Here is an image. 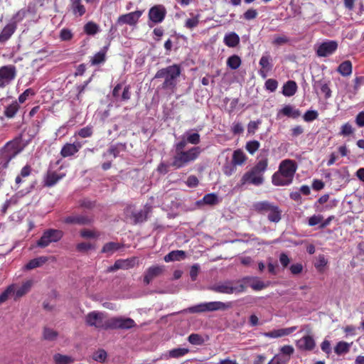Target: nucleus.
I'll list each match as a JSON object with an SVG mask.
<instances>
[{
  "label": "nucleus",
  "mask_w": 364,
  "mask_h": 364,
  "mask_svg": "<svg viewBox=\"0 0 364 364\" xmlns=\"http://www.w3.org/2000/svg\"><path fill=\"white\" fill-rule=\"evenodd\" d=\"M296 170L297 164L294 160H283L279 164V170L272 175V183L277 186L289 185L293 181Z\"/></svg>",
  "instance_id": "f257e3e1"
},
{
  "label": "nucleus",
  "mask_w": 364,
  "mask_h": 364,
  "mask_svg": "<svg viewBox=\"0 0 364 364\" xmlns=\"http://www.w3.org/2000/svg\"><path fill=\"white\" fill-rule=\"evenodd\" d=\"M22 134H19L6 142L0 150V164L4 168L8 167L9 162L24 149Z\"/></svg>",
  "instance_id": "f03ea898"
},
{
  "label": "nucleus",
  "mask_w": 364,
  "mask_h": 364,
  "mask_svg": "<svg viewBox=\"0 0 364 364\" xmlns=\"http://www.w3.org/2000/svg\"><path fill=\"white\" fill-rule=\"evenodd\" d=\"M181 74V67L178 64H173L159 70L154 78H164V81L161 84V89L170 90L173 92L177 86V80Z\"/></svg>",
  "instance_id": "7ed1b4c3"
},
{
  "label": "nucleus",
  "mask_w": 364,
  "mask_h": 364,
  "mask_svg": "<svg viewBox=\"0 0 364 364\" xmlns=\"http://www.w3.org/2000/svg\"><path fill=\"white\" fill-rule=\"evenodd\" d=\"M200 146H194L186 151H175L170 165L175 169H180L195 161L202 153Z\"/></svg>",
  "instance_id": "20e7f679"
},
{
  "label": "nucleus",
  "mask_w": 364,
  "mask_h": 364,
  "mask_svg": "<svg viewBox=\"0 0 364 364\" xmlns=\"http://www.w3.org/2000/svg\"><path fill=\"white\" fill-rule=\"evenodd\" d=\"M231 302L223 301H209L200 303L192 306L182 311V312H188L191 314H200L205 312L225 311L232 308Z\"/></svg>",
  "instance_id": "39448f33"
},
{
  "label": "nucleus",
  "mask_w": 364,
  "mask_h": 364,
  "mask_svg": "<svg viewBox=\"0 0 364 364\" xmlns=\"http://www.w3.org/2000/svg\"><path fill=\"white\" fill-rule=\"evenodd\" d=\"M211 291L225 294H240L244 292V287L238 280H225L215 283L209 287Z\"/></svg>",
  "instance_id": "423d86ee"
},
{
  "label": "nucleus",
  "mask_w": 364,
  "mask_h": 364,
  "mask_svg": "<svg viewBox=\"0 0 364 364\" xmlns=\"http://www.w3.org/2000/svg\"><path fill=\"white\" fill-rule=\"evenodd\" d=\"M106 314L101 311H92L89 312L85 317L86 325L95 327L97 329L109 330V318H107Z\"/></svg>",
  "instance_id": "0eeeda50"
},
{
  "label": "nucleus",
  "mask_w": 364,
  "mask_h": 364,
  "mask_svg": "<svg viewBox=\"0 0 364 364\" xmlns=\"http://www.w3.org/2000/svg\"><path fill=\"white\" fill-rule=\"evenodd\" d=\"M151 212V206L146 205L143 209L135 210L134 206L128 205L124 210V214L127 219H130L134 224L142 223L147 220L149 214Z\"/></svg>",
  "instance_id": "6e6552de"
},
{
  "label": "nucleus",
  "mask_w": 364,
  "mask_h": 364,
  "mask_svg": "<svg viewBox=\"0 0 364 364\" xmlns=\"http://www.w3.org/2000/svg\"><path fill=\"white\" fill-rule=\"evenodd\" d=\"M136 326L135 321L131 318L117 316L109 318V329L129 330Z\"/></svg>",
  "instance_id": "1a4fd4ad"
},
{
  "label": "nucleus",
  "mask_w": 364,
  "mask_h": 364,
  "mask_svg": "<svg viewBox=\"0 0 364 364\" xmlns=\"http://www.w3.org/2000/svg\"><path fill=\"white\" fill-rule=\"evenodd\" d=\"M63 235V232L59 229H48L38 240L37 245L41 247H47L50 243L60 240Z\"/></svg>",
  "instance_id": "9d476101"
},
{
  "label": "nucleus",
  "mask_w": 364,
  "mask_h": 364,
  "mask_svg": "<svg viewBox=\"0 0 364 364\" xmlns=\"http://www.w3.org/2000/svg\"><path fill=\"white\" fill-rule=\"evenodd\" d=\"M16 68L14 65H4L0 68V88L11 83L16 78Z\"/></svg>",
  "instance_id": "9b49d317"
},
{
  "label": "nucleus",
  "mask_w": 364,
  "mask_h": 364,
  "mask_svg": "<svg viewBox=\"0 0 364 364\" xmlns=\"http://www.w3.org/2000/svg\"><path fill=\"white\" fill-rule=\"evenodd\" d=\"M240 283L244 287V292L246 291L248 286L255 291H260L268 286V283H264L257 277H245L240 279Z\"/></svg>",
  "instance_id": "f8f14e48"
},
{
  "label": "nucleus",
  "mask_w": 364,
  "mask_h": 364,
  "mask_svg": "<svg viewBox=\"0 0 364 364\" xmlns=\"http://www.w3.org/2000/svg\"><path fill=\"white\" fill-rule=\"evenodd\" d=\"M264 182L263 176H259L252 169L247 171L242 177L240 180L241 186L245 184H252L255 186H260Z\"/></svg>",
  "instance_id": "ddd939ff"
},
{
  "label": "nucleus",
  "mask_w": 364,
  "mask_h": 364,
  "mask_svg": "<svg viewBox=\"0 0 364 364\" xmlns=\"http://www.w3.org/2000/svg\"><path fill=\"white\" fill-rule=\"evenodd\" d=\"M338 48V43L334 41H328L322 43L316 50V54L319 57H327L332 55Z\"/></svg>",
  "instance_id": "4468645a"
},
{
  "label": "nucleus",
  "mask_w": 364,
  "mask_h": 364,
  "mask_svg": "<svg viewBox=\"0 0 364 364\" xmlns=\"http://www.w3.org/2000/svg\"><path fill=\"white\" fill-rule=\"evenodd\" d=\"M166 10L162 5H156L151 7L149 11V19L155 23L162 22L166 16Z\"/></svg>",
  "instance_id": "2eb2a0df"
},
{
  "label": "nucleus",
  "mask_w": 364,
  "mask_h": 364,
  "mask_svg": "<svg viewBox=\"0 0 364 364\" xmlns=\"http://www.w3.org/2000/svg\"><path fill=\"white\" fill-rule=\"evenodd\" d=\"M92 219L90 217L83 215H74L64 218V223L73 225H89Z\"/></svg>",
  "instance_id": "dca6fc26"
},
{
  "label": "nucleus",
  "mask_w": 364,
  "mask_h": 364,
  "mask_svg": "<svg viewBox=\"0 0 364 364\" xmlns=\"http://www.w3.org/2000/svg\"><path fill=\"white\" fill-rule=\"evenodd\" d=\"M164 271V266L154 265L149 267L144 273V282L148 285L156 277L161 275Z\"/></svg>",
  "instance_id": "f3484780"
},
{
  "label": "nucleus",
  "mask_w": 364,
  "mask_h": 364,
  "mask_svg": "<svg viewBox=\"0 0 364 364\" xmlns=\"http://www.w3.org/2000/svg\"><path fill=\"white\" fill-rule=\"evenodd\" d=\"M141 14V11H136L128 13L127 14L121 15L117 19V23L119 24H127L129 26H134L138 22Z\"/></svg>",
  "instance_id": "a211bd4d"
},
{
  "label": "nucleus",
  "mask_w": 364,
  "mask_h": 364,
  "mask_svg": "<svg viewBox=\"0 0 364 364\" xmlns=\"http://www.w3.org/2000/svg\"><path fill=\"white\" fill-rule=\"evenodd\" d=\"M81 147L82 144L80 142L66 143L60 150V155L63 158L73 156L79 151Z\"/></svg>",
  "instance_id": "6ab92c4d"
},
{
  "label": "nucleus",
  "mask_w": 364,
  "mask_h": 364,
  "mask_svg": "<svg viewBox=\"0 0 364 364\" xmlns=\"http://www.w3.org/2000/svg\"><path fill=\"white\" fill-rule=\"evenodd\" d=\"M296 346L302 350H312L316 346V342L311 336H304L296 341Z\"/></svg>",
  "instance_id": "aec40b11"
},
{
  "label": "nucleus",
  "mask_w": 364,
  "mask_h": 364,
  "mask_svg": "<svg viewBox=\"0 0 364 364\" xmlns=\"http://www.w3.org/2000/svg\"><path fill=\"white\" fill-rule=\"evenodd\" d=\"M64 174H58L55 171H48L43 177V186L44 187H52L64 177Z\"/></svg>",
  "instance_id": "412c9836"
},
{
  "label": "nucleus",
  "mask_w": 364,
  "mask_h": 364,
  "mask_svg": "<svg viewBox=\"0 0 364 364\" xmlns=\"http://www.w3.org/2000/svg\"><path fill=\"white\" fill-rule=\"evenodd\" d=\"M16 28L17 25L16 22H12L5 26L0 33V43H4L7 41L14 33Z\"/></svg>",
  "instance_id": "4be33fe9"
},
{
  "label": "nucleus",
  "mask_w": 364,
  "mask_h": 364,
  "mask_svg": "<svg viewBox=\"0 0 364 364\" xmlns=\"http://www.w3.org/2000/svg\"><path fill=\"white\" fill-rule=\"evenodd\" d=\"M297 326H291L285 328H279L271 331L265 333V336L268 338H277L285 336H288L295 331Z\"/></svg>",
  "instance_id": "5701e85b"
},
{
  "label": "nucleus",
  "mask_w": 364,
  "mask_h": 364,
  "mask_svg": "<svg viewBox=\"0 0 364 364\" xmlns=\"http://www.w3.org/2000/svg\"><path fill=\"white\" fill-rule=\"evenodd\" d=\"M271 57L269 55H264L259 60V64L261 66V69L259 70V75L265 78L267 77V73L269 72L272 69V65L270 64Z\"/></svg>",
  "instance_id": "b1692460"
},
{
  "label": "nucleus",
  "mask_w": 364,
  "mask_h": 364,
  "mask_svg": "<svg viewBox=\"0 0 364 364\" xmlns=\"http://www.w3.org/2000/svg\"><path fill=\"white\" fill-rule=\"evenodd\" d=\"M48 261V257L46 256H41L31 259L25 266V270H31L37 267L43 266Z\"/></svg>",
  "instance_id": "393cba45"
},
{
  "label": "nucleus",
  "mask_w": 364,
  "mask_h": 364,
  "mask_svg": "<svg viewBox=\"0 0 364 364\" xmlns=\"http://www.w3.org/2000/svg\"><path fill=\"white\" fill-rule=\"evenodd\" d=\"M82 0H70V8L75 16H82L85 12V6L81 2Z\"/></svg>",
  "instance_id": "a878e982"
},
{
  "label": "nucleus",
  "mask_w": 364,
  "mask_h": 364,
  "mask_svg": "<svg viewBox=\"0 0 364 364\" xmlns=\"http://www.w3.org/2000/svg\"><path fill=\"white\" fill-rule=\"evenodd\" d=\"M107 49V47H104L90 58V62L92 65H98L106 61Z\"/></svg>",
  "instance_id": "bb28decb"
},
{
  "label": "nucleus",
  "mask_w": 364,
  "mask_h": 364,
  "mask_svg": "<svg viewBox=\"0 0 364 364\" xmlns=\"http://www.w3.org/2000/svg\"><path fill=\"white\" fill-rule=\"evenodd\" d=\"M297 85L294 80H288L284 85L282 94L286 97H291L295 95L297 91Z\"/></svg>",
  "instance_id": "cd10ccee"
},
{
  "label": "nucleus",
  "mask_w": 364,
  "mask_h": 364,
  "mask_svg": "<svg viewBox=\"0 0 364 364\" xmlns=\"http://www.w3.org/2000/svg\"><path fill=\"white\" fill-rule=\"evenodd\" d=\"M273 205H274L269 201L264 200L255 203L253 204V208L254 210L259 213L267 214L269 210L272 208Z\"/></svg>",
  "instance_id": "c85d7f7f"
},
{
  "label": "nucleus",
  "mask_w": 364,
  "mask_h": 364,
  "mask_svg": "<svg viewBox=\"0 0 364 364\" xmlns=\"http://www.w3.org/2000/svg\"><path fill=\"white\" fill-rule=\"evenodd\" d=\"M186 257V252L183 250H173L167 254L164 259L166 262H170L173 261H180L184 259Z\"/></svg>",
  "instance_id": "c756f323"
},
{
  "label": "nucleus",
  "mask_w": 364,
  "mask_h": 364,
  "mask_svg": "<svg viewBox=\"0 0 364 364\" xmlns=\"http://www.w3.org/2000/svg\"><path fill=\"white\" fill-rule=\"evenodd\" d=\"M282 114L288 117L296 119L301 115V112L299 109H294L291 105H285L282 109L279 110L278 115Z\"/></svg>",
  "instance_id": "7c9ffc66"
},
{
  "label": "nucleus",
  "mask_w": 364,
  "mask_h": 364,
  "mask_svg": "<svg viewBox=\"0 0 364 364\" xmlns=\"http://www.w3.org/2000/svg\"><path fill=\"white\" fill-rule=\"evenodd\" d=\"M20 108L18 101H13L11 104L5 107L4 114L7 118H14Z\"/></svg>",
  "instance_id": "2f4dec72"
},
{
  "label": "nucleus",
  "mask_w": 364,
  "mask_h": 364,
  "mask_svg": "<svg viewBox=\"0 0 364 364\" xmlns=\"http://www.w3.org/2000/svg\"><path fill=\"white\" fill-rule=\"evenodd\" d=\"M352 63L348 60L342 62L337 68L338 73L344 77L350 75L352 73Z\"/></svg>",
  "instance_id": "473e14b6"
},
{
  "label": "nucleus",
  "mask_w": 364,
  "mask_h": 364,
  "mask_svg": "<svg viewBox=\"0 0 364 364\" xmlns=\"http://www.w3.org/2000/svg\"><path fill=\"white\" fill-rule=\"evenodd\" d=\"M224 43L230 48L236 47L240 43V37L236 33L232 32L225 36Z\"/></svg>",
  "instance_id": "72a5a7b5"
},
{
  "label": "nucleus",
  "mask_w": 364,
  "mask_h": 364,
  "mask_svg": "<svg viewBox=\"0 0 364 364\" xmlns=\"http://www.w3.org/2000/svg\"><path fill=\"white\" fill-rule=\"evenodd\" d=\"M314 87H318L321 92L324 94V97L326 99H328L331 97L332 92L329 87V82H326L323 80H320L315 82Z\"/></svg>",
  "instance_id": "f704fd0d"
},
{
  "label": "nucleus",
  "mask_w": 364,
  "mask_h": 364,
  "mask_svg": "<svg viewBox=\"0 0 364 364\" xmlns=\"http://www.w3.org/2000/svg\"><path fill=\"white\" fill-rule=\"evenodd\" d=\"M247 160V156L241 149L234 151L232 162L234 165H242Z\"/></svg>",
  "instance_id": "c9c22d12"
},
{
  "label": "nucleus",
  "mask_w": 364,
  "mask_h": 364,
  "mask_svg": "<svg viewBox=\"0 0 364 364\" xmlns=\"http://www.w3.org/2000/svg\"><path fill=\"white\" fill-rule=\"evenodd\" d=\"M32 286V282L31 281H27L24 282L21 287H20L18 289H15L14 295H15V300L17 299H19L20 297L23 296L26 294H27L29 290L31 289V287Z\"/></svg>",
  "instance_id": "e433bc0d"
},
{
  "label": "nucleus",
  "mask_w": 364,
  "mask_h": 364,
  "mask_svg": "<svg viewBox=\"0 0 364 364\" xmlns=\"http://www.w3.org/2000/svg\"><path fill=\"white\" fill-rule=\"evenodd\" d=\"M31 171H32L31 166L28 164L22 168V169L21 170L20 174L18 175L15 179L16 188H18L21 186V178L28 177L31 173Z\"/></svg>",
  "instance_id": "4c0bfd02"
},
{
  "label": "nucleus",
  "mask_w": 364,
  "mask_h": 364,
  "mask_svg": "<svg viewBox=\"0 0 364 364\" xmlns=\"http://www.w3.org/2000/svg\"><path fill=\"white\" fill-rule=\"evenodd\" d=\"M267 166L268 159L265 158L259 161L251 169L259 176H263L264 172L267 170Z\"/></svg>",
  "instance_id": "58836bf2"
},
{
  "label": "nucleus",
  "mask_w": 364,
  "mask_h": 364,
  "mask_svg": "<svg viewBox=\"0 0 364 364\" xmlns=\"http://www.w3.org/2000/svg\"><path fill=\"white\" fill-rule=\"evenodd\" d=\"M281 213L278 206L273 205L272 208L267 213L269 220L274 223L279 222L281 220Z\"/></svg>",
  "instance_id": "ea45409f"
},
{
  "label": "nucleus",
  "mask_w": 364,
  "mask_h": 364,
  "mask_svg": "<svg viewBox=\"0 0 364 364\" xmlns=\"http://www.w3.org/2000/svg\"><path fill=\"white\" fill-rule=\"evenodd\" d=\"M120 247H121V245L118 242H107L103 246V247L102 249V252L106 253L108 255H111L114 252H115L117 250H118Z\"/></svg>",
  "instance_id": "a19ab883"
},
{
  "label": "nucleus",
  "mask_w": 364,
  "mask_h": 364,
  "mask_svg": "<svg viewBox=\"0 0 364 364\" xmlns=\"http://www.w3.org/2000/svg\"><path fill=\"white\" fill-rule=\"evenodd\" d=\"M96 245L92 242H80L76 245V250L80 253H87L90 250H95Z\"/></svg>",
  "instance_id": "79ce46f5"
},
{
  "label": "nucleus",
  "mask_w": 364,
  "mask_h": 364,
  "mask_svg": "<svg viewBox=\"0 0 364 364\" xmlns=\"http://www.w3.org/2000/svg\"><path fill=\"white\" fill-rule=\"evenodd\" d=\"M130 267V262L128 260H117L114 265L110 266L107 268V272H112L119 269H128Z\"/></svg>",
  "instance_id": "37998d69"
},
{
  "label": "nucleus",
  "mask_w": 364,
  "mask_h": 364,
  "mask_svg": "<svg viewBox=\"0 0 364 364\" xmlns=\"http://www.w3.org/2000/svg\"><path fill=\"white\" fill-rule=\"evenodd\" d=\"M200 203L205 205H214L219 203V200L215 193H208L203 196L202 200L198 202V203Z\"/></svg>",
  "instance_id": "c03bdc74"
},
{
  "label": "nucleus",
  "mask_w": 364,
  "mask_h": 364,
  "mask_svg": "<svg viewBox=\"0 0 364 364\" xmlns=\"http://www.w3.org/2000/svg\"><path fill=\"white\" fill-rule=\"evenodd\" d=\"M241 63V58L237 55H232L227 60V65L232 70L237 69L240 66Z\"/></svg>",
  "instance_id": "a18cd8bd"
},
{
  "label": "nucleus",
  "mask_w": 364,
  "mask_h": 364,
  "mask_svg": "<svg viewBox=\"0 0 364 364\" xmlns=\"http://www.w3.org/2000/svg\"><path fill=\"white\" fill-rule=\"evenodd\" d=\"M189 352V350L186 348H176L168 351V356L170 358H181Z\"/></svg>",
  "instance_id": "49530a36"
},
{
  "label": "nucleus",
  "mask_w": 364,
  "mask_h": 364,
  "mask_svg": "<svg viewBox=\"0 0 364 364\" xmlns=\"http://www.w3.org/2000/svg\"><path fill=\"white\" fill-rule=\"evenodd\" d=\"M84 31L87 35H95L99 31V26L93 21H89L84 26Z\"/></svg>",
  "instance_id": "de8ad7c7"
},
{
  "label": "nucleus",
  "mask_w": 364,
  "mask_h": 364,
  "mask_svg": "<svg viewBox=\"0 0 364 364\" xmlns=\"http://www.w3.org/2000/svg\"><path fill=\"white\" fill-rule=\"evenodd\" d=\"M350 350V344L345 341H339L334 348V351L337 355L346 353Z\"/></svg>",
  "instance_id": "09e8293b"
},
{
  "label": "nucleus",
  "mask_w": 364,
  "mask_h": 364,
  "mask_svg": "<svg viewBox=\"0 0 364 364\" xmlns=\"http://www.w3.org/2000/svg\"><path fill=\"white\" fill-rule=\"evenodd\" d=\"M15 292V285L11 284L1 294H0V304L5 302L8 298L14 294Z\"/></svg>",
  "instance_id": "8fccbe9b"
},
{
  "label": "nucleus",
  "mask_w": 364,
  "mask_h": 364,
  "mask_svg": "<svg viewBox=\"0 0 364 364\" xmlns=\"http://www.w3.org/2000/svg\"><path fill=\"white\" fill-rule=\"evenodd\" d=\"M188 341L190 343L195 346H200L205 341L203 336L198 333H191L189 335Z\"/></svg>",
  "instance_id": "3c124183"
},
{
  "label": "nucleus",
  "mask_w": 364,
  "mask_h": 364,
  "mask_svg": "<svg viewBox=\"0 0 364 364\" xmlns=\"http://www.w3.org/2000/svg\"><path fill=\"white\" fill-rule=\"evenodd\" d=\"M43 335L44 339L48 341H54L58 337V332L50 328L45 327Z\"/></svg>",
  "instance_id": "603ef678"
},
{
  "label": "nucleus",
  "mask_w": 364,
  "mask_h": 364,
  "mask_svg": "<svg viewBox=\"0 0 364 364\" xmlns=\"http://www.w3.org/2000/svg\"><path fill=\"white\" fill-rule=\"evenodd\" d=\"M260 143L257 140L247 141L245 145L246 150L250 154H254L259 149Z\"/></svg>",
  "instance_id": "864d4df0"
},
{
  "label": "nucleus",
  "mask_w": 364,
  "mask_h": 364,
  "mask_svg": "<svg viewBox=\"0 0 364 364\" xmlns=\"http://www.w3.org/2000/svg\"><path fill=\"white\" fill-rule=\"evenodd\" d=\"M328 264V260L326 259L323 255H320L316 259V261L314 263V266L316 269L319 272H322L323 268Z\"/></svg>",
  "instance_id": "5fc2aeb1"
},
{
  "label": "nucleus",
  "mask_w": 364,
  "mask_h": 364,
  "mask_svg": "<svg viewBox=\"0 0 364 364\" xmlns=\"http://www.w3.org/2000/svg\"><path fill=\"white\" fill-rule=\"evenodd\" d=\"M354 131L355 129L352 127V125L349 122H346L342 125L341 131L339 132V135L347 136L353 134L354 133Z\"/></svg>",
  "instance_id": "6e6d98bb"
},
{
  "label": "nucleus",
  "mask_w": 364,
  "mask_h": 364,
  "mask_svg": "<svg viewBox=\"0 0 364 364\" xmlns=\"http://www.w3.org/2000/svg\"><path fill=\"white\" fill-rule=\"evenodd\" d=\"M200 15L197 14L192 18H188L185 22V27L188 29L196 28L199 23Z\"/></svg>",
  "instance_id": "4d7b16f0"
},
{
  "label": "nucleus",
  "mask_w": 364,
  "mask_h": 364,
  "mask_svg": "<svg viewBox=\"0 0 364 364\" xmlns=\"http://www.w3.org/2000/svg\"><path fill=\"white\" fill-rule=\"evenodd\" d=\"M55 364H68L73 361L71 357L57 353L54 355Z\"/></svg>",
  "instance_id": "13d9d810"
},
{
  "label": "nucleus",
  "mask_w": 364,
  "mask_h": 364,
  "mask_svg": "<svg viewBox=\"0 0 364 364\" xmlns=\"http://www.w3.org/2000/svg\"><path fill=\"white\" fill-rule=\"evenodd\" d=\"M59 37L62 41H69L73 38V33L69 28H64L60 30Z\"/></svg>",
  "instance_id": "bf43d9fd"
},
{
  "label": "nucleus",
  "mask_w": 364,
  "mask_h": 364,
  "mask_svg": "<svg viewBox=\"0 0 364 364\" xmlns=\"http://www.w3.org/2000/svg\"><path fill=\"white\" fill-rule=\"evenodd\" d=\"M186 139L188 144L197 145L200 141V136L198 133H186Z\"/></svg>",
  "instance_id": "052dcab7"
},
{
  "label": "nucleus",
  "mask_w": 364,
  "mask_h": 364,
  "mask_svg": "<svg viewBox=\"0 0 364 364\" xmlns=\"http://www.w3.org/2000/svg\"><path fill=\"white\" fill-rule=\"evenodd\" d=\"M107 356V352L105 350L100 349L93 353L92 358L97 362H104Z\"/></svg>",
  "instance_id": "680f3d73"
},
{
  "label": "nucleus",
  "mask_w": 364,
  "mask_h": 364,
  "mask_svg": "<svg viewBox=\"0 0 364 364\" xmlns=\"http://www.w3.org/2000/svg\"><path fill=\"white\" fill-rule=\"evenodd\" d=\"M318 114L316 110H308L306 111L304 116L303 119L305 122H312L318 118Z\"/></svg>",
  "instance_id": "e2e57ef3"
},
{
  "label": "nucleus",
  "mask_w": 364,
  "mask_h": 364,
  "mask_svg": "<svg viewBox=\"0 0 364 364\" xmlns=\"http://www.w3.org/2000/svg\"><path fill=\"white\" fill-rule=\"evenodd\" d=\"M261 123L262 121L260 119H257V121H250L247 124L248 133L251 134H255Z\"/></svg>",
  "instance_id": "0e129e2a"
},
{
  "label": "nucleus",
  "mask_w": 364,
  "mask_h": 364,
  "mask_svg": "<svg viewBox=\"0 0 364 364\" xmlns=\"http://www.w3.org/2000/svg\"><path fill=\"white\" fill-rule=\"evenodd\" d=\"M33 96L35 95V92L31 88L26 89L23 93H21L18 98V102L19 103H23L26 102L28 96Z\"/></svg>",
  "instance_id": "69168bd1"
},
{
  "label": "nucleus",
  "mask_w": 364,
  "mask_h": 364,
  "mask_svg": "<svg viewBox=\"0 0 364 364\" xmlns=\"http://www.w3.org/2000/svg\"><path fill=\"white\" fill-rule=\"evenodd\" d=\"M92 127L89 126L83 127L77 132L78 136H80L82 138L90 137L92 135Z\"/></svg>",
  "instance_id": "338daca9"
},
{
  "label": "nucleus",
  "mask_w": 364,
  "mask_h": 364,
  "mask_svg": "<svg viewBox=\"0 0 364 364\" xmlns=\"http://www.w3.org/2000/svg\"><path fill=\"white\" fill-rule=\"evenodd\" d=\"M323 216L321 215H314L309 218L308 224L310 226H314L320 224L323 221Z\"/></svg>",
  "instance_id": "774afa93"
}]
</instances>
